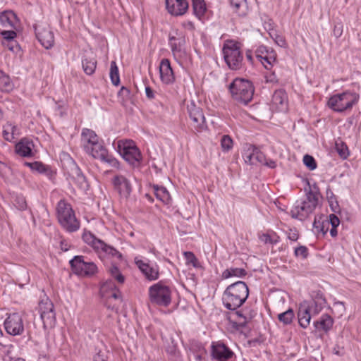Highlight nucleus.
<instances>
[{
	"label": "nucleus",
	"instance_id": "obj_1",
	"mask_svg": "<svg viewBox=\"0 0 361 361\" xmlns=\"http://www.w3.org/2000/svg\"><path fill=\"white\" fill-rule=\"evenodd\" d=\"M249 295V289L243 281H237L228 286L223 293L224 307L229 310H235L242 306Z\"/></svg>",
	"mask_w": 361,
	"mask_h": 361
},
{
	"label": "nucleus",
	"instance_id": "obj_2",
	"mask_svg": "<svg viewBox=\"0 0 361 361\" xmlns=\"http://www.w3.org/2000/svg\"><path fill=\"white\" fill-rule=\"evenodd\" d=\"M319 197V188L314 184L312 187H310V190L306 192L305 200L296 202L290 211L291 216L301 221L307 218L318 205Z\"/></svg>",
	"mask_w": 361,
	"mask_h": 361
},
{
	"label": "nucleus",
	"instance_id": "obj_3",
	"mask_svg": "<svg viewBox=\"0 0 361 361\" xmlns=\"http://www.w3.org/2000/svg\"><path fill=\"white\" fill-rule=\"evenodd\" d=\"M229 90L233 99L243 104L252 100L255 91L252 82L243 78H235L230 84Z\"/></svg>",
	"mask_w": 361,
	"mask_h": 361
},
{
	"label": "nucleus",
	"instance_id": "obj_4",
	"mask_svg": "<svg viewBox=\"0 0 361 361\" xmlns=\"http://www.w3.org/2000/svg\"><path fill=\"white\" fill-rule=\"evenodd\" d=\"M224 60L232 70H239L243 66V56L240 44L233 40H227L223 47Z\"/></svg>",
	"mask_w": 361,
	"mask_h": 361
},
{
	"label": "nucleus",
	"instance_id": "obj_5",
	"mask_svg": "<svg viewBox=\"0 0 361 361\" xmlns=\"http://www.w3.org/2000/svg\"><path fill=\"white\" fill-rule=\"evenodd\" d=\"M57 217L60 224L68 232H74L80 227L71 205L63 200L57 204Z\"/></svg>",
	"mask_w": 361,
	"mask_h": 361
},
{
	"label": "nucleus",
	"instance_id": "obj_6",
	"mask_svg": "<svg viewBox=\"0 0 361 361\" xmlns=\"http://www.w3.org/2000/svg\"><path fill=\"white\" fill-rule=\"evenodd\" d=\"M359 99V95L355 92H344L334 94L328 101V106L337 112H343L352 109Z\"/></svg>",
	"mask_w": 361,
	"mask_h": 361
},
{
	"label": "nucleus",
	"instance_id": "obj_7",
	"mask_svg": "<svg viewBox=\"0 0 361 361\" xmlns=\"http://www.w3.org/2000/svg\"><path fill=\"white\" fill-rule=\"evenodd\" d=\"M149 296L152 303L167 307L171 301V290L169 286L159 282L149 288Z\"/></svg>",
	"mask_w": 361,
	"mask_h": 361
},
{
	"label": "nucleus",
	"instance_id": "obj_8",
	"mask_svg": "<svg viewBox=\"0 0 361 361\" xmlns=\"http://www.w3.org/2000/svg\"><path fill=\"white\" fill-rule=\"evenodd\" d=\"M82 240L87 244L91 245L97 252H103L109 256L120 259L121 254L113 247L106 245L102 240L97 238L91 232L85 231L82 234Z\"/></svg>",
	"mask_w": 361,
	"mask_h": 361
},
{
	"label": "nucleus",
	"instance_id": "obj_9",
	"mask_svg": "<svg viewBox=\"0 0 361 361\" xmlns=\"http://www.w3.org/2000/svg\"><path fill=\"white\" fill-rule=\"evenodd\" d=\"M118 148L123 159L130 165L133 166L140 165L142 156L132 140L119 141Z\"/></svg>",
	"mask_w": 361,
	"mask_h": 361
},
{
	"label": "nucleus",
	"instance_id": "obj_10",
	"mask_svg": "<svg viewBox=\"0 0 361 361\" xmlns=\"http://www.w3.org/2000/svg\"><path fill=\"white\" fill-rule=\"evenodd\" d=\"M188 113L191 120V128L195 133H201L207 128L202 110L193 101L187 104Z\"/></svg>",
	"mask_w": 361,
	"mask_h": 361
},
{
	"label": "nucleus",
	"instance_id": "obj_11",
	"mask_svg": "<svg viewBox=\"0 0 361 361\" xmlns=\"http://www.w3.org/2000/svg\"><path fill=\"white\" fill-rule=\"evenodd\" d=\"M73 271L81 276H89L97 271L96 264L91 262H85L82 256H75L70 261Z\"/></svg>",
	"mask_w": 361,
	"mask_h": 361
},
{
	"label": "nucleus",
	"instance_id": "obj_12",
	"mask_svg": "<svg viewBox=\"0 0 361 361\" xmlns=\"http://www.w3.org/2000/svg\"><path fill=\"white\" fill-rule=\"evenodd\" d=\"M85 152L92 155L94 159H100L102 161L107 163L113 167L118 168V161L111 154H109L107 149L99 140L92 145L89 150Z\"/></svg>",
	"mask_w": 361,
	"mask_h": 361
},
{
	"label": "nucleus",
	"instance_id": "obj_13",
	"mask_svg": "<svg viewBox=\"0 0 361 361\" xmlns=\"http://www.w3.org/2000/svg\"><path fill=\"white\" fill-rule=\"evenodd\" d=\"M35 35L40 44L46 49L51 48L54 43V37L47 23H37L34 25Z\"/></svg>",
	"mask_w": 361,
	"mask_h": 361
},
{
	"label": "nucleus",
	"instance_id": "obj_14",
	"mask_svg": "<svg viewBox=\"0 0 361 361\" xmlns=\"http://www.w3.org/2000/svg\"><path fill=\"white\" fill-rule=\"evenodd\" d=\"M6 332L11 335L21 334L24 331V325L22 317L18 313L10 314L4 322Z\"/></svg>",
	"mask_w": 361,
	"mask_h": 361
},
{
	"label": "nucleus",
	"instance_id": "obj_15",
	"mask_svg": "<svg viewBox=\"0 0 361 361\" xmlns=\"http://www.w3.org/2000/svg\"><path fill=\"white\" fill-rule=\"evenodd\" d=\"M114 190L121 197L128 198L132 191L130 181L123 175H116L112 178Z\"/></svg>",
	"mask_w": 361,
	"mask_h": 361
},
{
	"label": "nucleus",
	"instance_id": "obj_16",
	"mask_svg": "<svg viewBox=\"0 0 361 361\" xmlns=\"http://www.w3.org/2000/svg\"><path fill=\"white\" fill-rule=\"evenodd\" d=\"M68 176L69 181L75 184L80 189L84 190L87 189L88 184L86 178L77 165L73 164L68 171Z\"/></svg>",
	"mask_w": 361,
	"mask_h": 361
},
{
	"label": "nucleus",
	"instance_id": "obj_17",
	"mask_svg": "<svg viewBox=\"0 0 361 361\" xmlns=\"http://www.w3.org/2000/svg\"><path fill=\"white\" fill-rule=\"evenodd\" d=\"M212 355L218 361H226L233 355V353L224 343L217 342L212 345Z\"/></svg>",
	"mask_w": 361,
	"mask_h": 361
},
{
	"label": "nucleus",
	"instance_id": "obj_18",
	"mask_svg": "<svg viewBox=\"0 0 361 361\" xmlns=\"http://www.w3.org/2000/svg\"><path fill=\"white\" fill-rule=\"evenodd\" d=\"M312 306L310 305L307 301L302 302L298 308V319L299 325L306 329L310 325L311 317H312Z\"/></svg>",
	"mask_w": 361,
	"mask_h": 361
},
{
	"label": "nucleus",
	"instance_id": "obj_19",
	"mask_svg": "<svg viewBox=\"0 0 361 361\" xmlns=\"http://www.w3.org/2000/svg\"><path fill=\"white\" fill-rule=\"evenodd\" d=\"M271 108L278 111H286L288 109V97L283 90H277L272 96Z\"/></svg>",
	"mask_w": 361,
	"mask_h": 361
},
{
	"label": "nucleus",
	"instance_id": "obj_20",
	"mask_svg": "<svg viewBox=\"0 0 361 361\" xmlns=\"http://www.w3.org/2000/svg\"><path fill=\"white\" fill-rule=\"evenodd\" d=\"M100 293L102 296L107 300L114 298L115 300L121 298V293L116 288L114 283L111 280L106 281L103 283L100 287Z\"/></svg>",
	"mask_w": 361,
	"mask_h": 361
},
{
	"label": "nucleus",
	"instance_id": "obj_21",
	"mask_svg": "<svg viewBox=\"0 0 361 361\" xmlns=\"http://www.w3.org/2000/svg\"><path fill=\"white\" fill-rule=\"evenodd\" d=\"M166 8L173 16H182L188 8L186 0H166Z\"/></svg>",
	"mask_w": 361,
	"mask_h": 361
},
{
	"label": "nucleus",
	"instance_id": "obj_22",
	"mask_svg": "<svg viewBox=\"0 0 361 361\" xmlns=\"http://www.w3.org/2000/svg\"><path fill=\"white\" fill-rule=\"evenodd\" d=\"M243 158L245 163L256 165L257 164H263L265 161L264 155L257 148L250 146L244 152Z\"/></svg>",
	"mask_w": 361,
	"mask_h": 361
},
{
	"label": "nucleus",
	"instance_id": "obj_23",
	"mask_svg": "<svg viewBox=\"0 0 361 361\" xmlns=\"http://www.w3.org/2000/svg\"><path fill=\"white\" fill-rule=\"evenodd\" d=\"M159 73L161 81L165 84H171L175 77L169 59H164L159 64Z\"/></svg>",
	"mask_w": 361,
	"mask_h": 361
},
{
	"label": "nucleus",
	"instance_id": "obj_24",
	"mask_svg": "<svg viewBox=\"0 0 361 361\" xmlns=\"http://www.w3.org/2000/svg\"><path fill=\"white\" fill-rule=\"evenodd\" d=\"M135 263L148 280L154 281L159 278V268L157 265L151 266L142 260H136Z\"/></svg>",
	"mask_w": 361,
	"mask_h": 361
},
{
	"label": "nucleus",
	"instance_id": "obj_25",
	"mask_svg": "<svg viewBox=\"0 0 361 361\" xmlns=\"http://www.w3.org/2000/svg\"><path fill=\"white\" fill-rule=\"evenodd\" d=\"M34 147L32 140L27 138L21 139L15 146L16 152L23 157L32 156V147Z\"/></svg>",
	"mask_w": 361,
	"mask_h": 361
},
{
	"label": "nucleus",
	"instance_id": "obj_26",
	"mask_svg": "<svg viewBox=\"0 0 361 361\" xmlns=\"http://www.w3.org/2000/svg\"><path fill=\"white\" fill-rule=\"evenodd\" d=\"M0 23L5 27L17 29L18 20L13 11H4L0 15Z\"/></svg>",
	"mask_w": 361,
	"mask_h": 361
},
{
	"label": "nucleus",
	"instance_id": "obj_27",
	"mask_svg": "<svg viewBox=\"0 0 361 361\" xmlns=\"http://www.w3.org/2000/svg\"><path fill=\"white\" fill-rule=\"evenodd\" d=\"M81 141L85 150H89L92 145L99 140L97 134L92 130L85 128L82 131Z\"/></svg>",
	"mask_w": 361,
	"mask_h": 361
},
{
	"label": "nucleus",
	"instance_id": "obj_28",
	"mask_svg": "<svg viewBox=\"0 0 361 361\" xmlns=\"http://www.w3.org/2000/svg\"><path fill=\"white\" fill-rule=\"evenodd\" d=\"M169 45L173 55H176L182 51L183 47L185 43V37L182 35L178 37L169 35Z\"/></svg>",
	"mask_w": 361,
	"mask_h": 361
},
{
	"label": "nucleus",
	"instance_id": "obj_29",
	"mask_svg": "<svg viewBox=\"0 0 361 361\" xmlns=\"http://www.w3.org/2000/svg\"><path fill=\"white\" fill-rule=\"evenodd\" d=\"M333 324V319L328 314H324L319 320L314 322V326L317 330L327 332L331 329Z\"/></svg>",
	"mask_w": 361,
	"mask_h": 361
},
{
	"label": "nucleus",
	"instance_id": "obj_30",
	"mask_svg": "<svg viewBox=\"0 0 361 361\" xmlns=\"http://www.w3.org/2000/svg\"><path fill=\"white\" fill-rule=\"evenodd\" d=\"M153 188L154 195L158 200L165 204H168L170 202L171 197L166 188L154 185Z\"/></svg>",
	"mask_w": 361,
	"mask_h": 361
},
{
	"label": "nucleus",
	"instance_id": "obj_31",
	"mask_svg": "<svg viewBox=\"0 0 361 361\" xmlns=\"http://www.w3.org/2000/svg\"><path fill=\"white\" fill-rule=\"evenodd\" d=\"M40 317L43 322L44 327L45 329L52 328L56 323V314L55 312H49L40 313Z\"/></svg>",
	"mask_w": 361,
	"mask_h": 361
},
{
	"label": "nucleus",
	"instance_id": "obj_32",
	"mask_svg": "<svg viewBox=\"0 0 361 361\" xmlns=\"http://www.w3.org/2000/svg\"><path fill=\"white\" fill-rule=\"evenodd\" d=\"M329 225V222L328 219L322 220V217H319V219L315 218L313 223V228L317 233H322V234H325L328 231Z\"/></svg>",
	"mask_w": 361,
	"mask_h": 361
},
{
	"label": "nucleus",
	"instance_id": "obj_33",
	"mask_svg": "<svg viewBox=\"0 0 361 361\" xmlns=\"http://www.w3.org/2000/svg\"><path fill=\"white\" fill-rule=\"evenodd\" d=\"M247 274V271L243 268H230L224 271L222 277L228 279L232 276L244 277Z\"/></svg>",
	"mask_w": 361,
	"mask_h": 361
},
{
	"label": "nucleus",
	"instance_id": "obj_34",
	"mask_svg": "<svg viewBox=\"0 0 361 361\" xmlns=\"http://www.w3.org/2000/svg\"><path fill=\"white\" fill-rule=\"evenodd\" d=\"M326 194V198L328 200V202H329V206H330L331 210L335 213L340 212V207H339L338 202L336 197L334 195V192L329 188H327Z\"/></svg>",
	"mask_w": 361,
	"mask_h": 361
},
{
	"label": "nucleus",
	"instance_id": "obj_35",
	"mask_svg": "<svg viewBox=\"0 0 361 361\" xmlns=\"http://www.w3.org/2000/svg\"><path fill=\"white\" fill-rule=\"evenodd\" d=\"M13 88L10 78L0 70V91L8 92Z\"/></svg>",
	"mask_w": 361,
	"mask_h": 361
},
{
	"label": "nucleus",
	"instance_id": "obj_36",
	"mask_svg": "<svg viewBox=\"0 0 361 361\" xmlns=\"http://www.w3.org/2000/svg\"><path fill=\"white\" fill-rule=\"evenodd\" d=\"M294 317L295 314L292 309H288L286 312L278 314V319L284 325L291 324Z\"/></svg>",
	"mask_w": 361,
	"mask_h": 361
},
{
	"label": "nucleus",
	"instance_id": "obj_37",
	"mask_svg": "<svg viewBox=\"0 0 361 361\" xmlns=\"http://www.w3.org/2000/svg\"><path fill=\"white\" fill-rule=\"evenodd\" d=\"M192 4L195 15L198 18H201V17H202L204 15L207 11V6L204 0H201L200 1L195 2Z\"/></svg>",
	"mask_w": 361,
	"mask_h": 361
},
{
	"label": "nucleus",
	"instance_id": "obj_38",
	"mask_svg": "<svg viewBox=\"0 0 361 361\" xmlns=\"http://www.w3.org/2000/svg\"><path fill=\"white\" fill-rule=\"evenodd\" d=\"M279 236L274 231L271 233H263L259 236V239L265 244L274 245L279 242Z\"/></svg>",
	"mask_w": 361,
	"mask_h": 361
},
{
	"label": "nucleus",
	"instance_id": "obj_39",
	"mask_svg": "<svg viewBox=\"0 0 361 361\" xmlns=\"http://www.w3.org/2000/svg\"><path fill=\"white\" fill-rule=\"evenodd\" d=\"M276 54L273 51H271L268 55L263 56V58L260 59L259 61L262 63L266 69L269 70L272 67L273 64L276 62Z\"/></svg>",
	"mask_w": 361,
	"mask_h": 361
},
{
	"label": "nucleus",
	"instance_id": "obj_40",
	"mask_svg": "<svg viewBox=\"0 0 361 361\" xmlns=\"http://www.w3.org/2000/svg\"><path fill=\"white\" fill-rule=\"evenodd\" d=\"M97 66V61L94 59H85L82 61V68L87 75L94 73Z\"/></svg>",
	"mask_w": 361,
	"mask_h": 361
},
{
	"label": "nucleus",
	"instance_id": "obj_41",
	"mask_svg": "<svg viewBox=\"0 0 361 361\" xmlns=\"http://www.w3.org/2000/svg\"><path fill=\"white\" fill-rule=\"evenodd\" d=\"M38 308L39 314L54 311V304L49 298L42 300L39 303Z\"/></svg>",
	"mask_w": 361,
	"mask_h": 361
},
{
	"label": "nucleus",
	"instance_id": "obj_42",
	"mask_svg": "<svg viewBox=\"0 0 361 361\" xmlns=\"http://www.w3.org/2000/svg\"><path fill=\"white\" fill-rule=\"evenodd\" d=\"M110 78L114 85H118L120 82L118 69L115 61L111 62Z\"/></svg>",
	"mask_w": 361,
	"mask_h": 361
},
{
	"label": "nucleus",
	"instance_id": "obj_43",
	"mask_svg": "<svg viewBox=\"0 0 361 361\" xmlns=\"http://www.w3.org/2000/svg\"><path fill=\"white\" fill-rule=\"evenodd\" d=\"M336 149L339 156L343 159H346L349 155L348 147L342 141L336 142Z\"/></svg>",
	"mask_w": 361,
	"mask_h": 361
},
{
	"label": "nucleus",
	"instance_id": "obj_44",
	"mask_svg": "<svg viewBox=\"0 0 361 361\" xmlns=\"http://www.w3.org/2000/svg\"><path fill=\"white\" fill-rule=\"evenodd\" d=\"M111 276L117 281L118 283L123 284L125 282L124 276L120 272L117 267L112 266L109 269Z\"/></svg>",
	"mask_w": 361,
	"mask_h": 361
},
{
	"label": "nucleus",
	"instance_id": "obj_45",
	"mask_svg": "<svg viewBox=\"0 0 361 361\" xmlns=\"http://www.w3.org/2000/svg\"><path fill=\"white\" fill-rule=\"evenodd\" d=\"M184 256L186 259L187 264H190L195 268L200 267V262L193 252L189 251L185 252Z\"/></svg>",
	"mask_w": 361,
	"mask_h": 361
},
{
	"label": "nucleus",
	"instance_id": "obj_46",
	"mask_svg": "<svg viewBox=\"0 0 361 361\" xmlns=\"http://www.w3.org/2000/svg\"><path fill=\"white\" fill-rule=\"evenodd\" d=\"M14 206L19 210H25L27 209V202L25 198L23 195H16L13 200Z\"/></svg>",
	"mask_w": 361,
	"mask_h": 361
},
{
	"label": "nucleus",
	"instance_id": "obj_47",
	"mask_svg": "<svg viewBox=\"0 0 361 361\" xmlns=\"http://www.w3.org/2000/svg\"><path fill=\"white\" fill-rule=\"evenodd\" d=\"M221 145L224 151H228L233 147V140L229 135H224L221 139Z\"/></svg>",
	"mask_w": 361,
	"mask_h": 361
},
{
	"label": "nucleus",
	"instance_id": "obj_48",
	"mask_svg": "<svg viewBox=\"0 0 361 361\" xmlns=\"http://www.w3.org/2000/svg\"><path fill=\"white\" fill-rule=\"evenodd\" d=\"M303 163L311 171L317 168V163L314 159L310 155L306 154L304 156Z\"/></svg>",
	"mask_w": 361,
	"mask_h": 361
},
{
	"label": "nucleus",
	"instance_id": "obj_49",
	"mask_svg": "<svg viewBox=\"0 0 361 361\" xmlns=\"http://www.w3.org/2000/svg\"><path fill=\"white\" fill-rule=\"evenodd\" d=\"M26 165L29 166L32 170L37 171L40 173H44L47 171V167L41 162L35 161L33 163H25Z\"/></svg>",
	"mask_w": 361,
	"mask_h": 361
},
{
	"label": "nucleus",
	"instance_id": "obj_50",
	"mask_svg": "<svg viewBox=\"0 0 361 361\" xmlns=\"http://www.w3.org/2000/svg\"><path fill=\"white\" fill-rule=\"evenodd\" d=\"M1 43L4 47L7 48L8 50H10L11 51H15L18 50L19 48L16 39L10 40V41L2 40Z\"/></svg>",
	"mask_w": 361,
	"mask_h": 361
},
{
	"label": "nucleus",
	"instance_id": "obj_51",
	"mask_svg": "<svg viewBox=\"0 0 361 361\" xmlns=\"http://www.w3.org/2000/svg\"><path fill=\"white\" fill-rule=\"evenodd\" d=\"M3 40H15L17 34L14 30H4L1 32Z\"/></svg>",
	"mask_w": 361,
	"mask_h": 361
},
{
	"label": "nucleus",
	"instance_id": "obj_52",
	"mask_svg": "<svg viewBox=\"0 0 361 361\" xmlns=\"http://www.w3.org/2000/svg\"><path fill=\"white\" fill-rule=\"evenodd\" d=\"M269 52L270 51L267 49L266 47L260 46L255 51V56L258 60H259L260 59H262L263 56L268 55Z\"/></svg>",
	"mask_w": 361,
	"mask_h": 361
},
{
	"label": "nucleus",
	"instance_id": "obj_53",
	"mask_svg": "<svg viewBox=\"0 0 361 361\" xmlns=\"http://www.w3.org/2000/svg\"><path fill=\"white\" fill-rule=\"evenodd\" d=\"M6 128H7V130H11V135L13 136V140L16 139L18 136L20 135V130L18 128L17 126L13 124L11 122H7L6 123Z\"/></svg>",
	"mask_w": 361,
	"mask_h": 361
},
{
	"label": "nucleus",
	"instance_id": "obj_54",
	"mask_svg": "<svg viewBox=\"0 0 361 361\" xmlns=\"http://www.w3.org/2000/svg\"><path fill=\"white\" fill-rule=\"evenodd\" d=\"M307 249L305 246H300L295 250V255L296 256H301L303 258H305L307 255Z\"/></svg>",
	"mask_w": 361,
	"mask_h": 361
},
{
	"label": "nucleus",
	"instance_id": "obj_55",
	"mask_svg": "<svg viewBox=\"0 0 361 361\" xmlns=\"http://www.w3.org/2000/svg\"><path fill=\"white\" fill-rule=\"evenodd\" d=\"M288 238L292 241H296L298 239V233L295 228H290L288 232Z\"/></svg>",
	"mask_w": 361,
	"mask_h": 361
},
{
	"label": "nucleus",
	"instance_id": "obj_56",
	"mask_svg": "<svg viewBox=\"0 0 361 361\" xmlns=\"http://www.w3.org/2000/svg\"><path fill=\"white\" fill-rule=\"evenodd\" d=\"M3 137L6 141L12 142L13 140L11 130H7L6 123L3 126Z\"/></svg>",
	"mask_w": 361,
	"mask_h": 361
},
{
	"label": "nucleus",
	"instance_id": "obj_57",
	"mask_svg": "<svg viewBox=\"0 0 361 361\" xmlns=\"http://www.w3.org/2000/svg\"><path fill=\"white\" fill-rule=\"evenodd\" d=\"M328 221L332 227H338L340 224L339 219L334 214L329 215Z\"/></svg>",
	"mask_w": 361,
	"mask_h": 361
},
{
	"label": "nucleus",
	"instance_id": "obj_58",
	"mask_svg": "<svg viewBox=\"0 0 361 361\" xmlns=\"http://www.w3.org/2000/svg\"><path fill=\"white\" fill-rule=\"evenodd\" d=\"M107 359V355L105 353L99 351L94 357V361H106Z\"/></svg>",
	"mask_w": 361,
	"mask_h": 361
},
{
	"label": "nucleus",
	"instance_id": "obj_59",
	"mask_svg": "<svg viewBox=\"0 0 361 361\" xmlns=\"http://www.w3.org/2000/svg\"><path fill=\"white\" fill-rule=\"evenodd\" d=\"M343 32V27L341 24H337L334 26L333 33L336 37H339Z\"/></svg>",
	"mask_w": 361,
	"mask_h": 361
},
{
	"label": "nucleus",
	"instance_id": "obj_60",
	"mask_svg": "<svg viewBox=\"0 0 361 361\" xmlns=\"http://www.w3.org/2000/svg\"><path fill=\"white\" fill-rule=\"evenodd\" d=\"M245 3V0H231V5L237 10L239 9L241 6H244Z\"/></svg>",
	"mask_w": 361,
	"mask_h": 361
},
{
	"label": "nucleus",
	"instance_id": "obj_61",
	"mask_svg": "<svg viewBox=\"0 0 361 361\" xmlns=\"http://www.w3.org/2000/svg\"><path fill=\"white\" fill-rule=\"evenodd\" d=\"M310 306H312V316L316 315L319 314V312L321 311L322 307L317 305L316 302H313L311 304H310Z\"/></svg>",
	"mask_w": 361,
	"mask_h": 361
},
{
	"label": "nucleus",
	"instance_id": "obj_62",
	"mask_svg": "<svg viewBox=\"0 0 361 361\" xmlns=\"http://www.w3.org/2000/svg\"><path fill=\"white\" fill-rule=\"evenodd\" d=\"M276 43L281 47H285L286 46V42L283 37L276 36L275 39Z\"/></svg>",
	"mask_w": 361,
	"mask_h": 361
},
{
	"label": "nucleus",
	"instance_id": "obj_63",
	"mask_svg": "<svg viewBox=\"0 0 361 361\" xmlns=\"http://www.w3.org/2000/svg\"><path fill=\"white\" fill-rule=\"evenodd\" d=\"M130 94V90L126 87H122L121 88L120 91L118 92V94L121 95L124 97H129Z\"/></svg>",
	"mask_w": 361,
	"mask_h": 361
},
{
	"label": "nucleus",
	"instance_id": "obj_64",
	"mask_svg": "<svg viewBox=\"0 0 361 361\" xmlns=\"http://www.w3.org/2000/svg\"><path fill=\"white\" fill-rule=\"evenodd\" d=\"M145 93H146V96L147 98H149L150 99L154 98V91L152 90V89L150 87L147 86L145 87Z\"/></svg>",
	"mask_w": 361,
	"mask_h": 361
}]
</instances>
